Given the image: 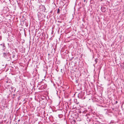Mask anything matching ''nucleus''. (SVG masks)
Here are the masks:
<instances>
[{
	"label": "nucleus",
	"mask_w": 124,
	"mask_h": 124,
	"mask_svg": "<svg viewBox=\"0 0 124 124\" xmlns=\"http://www.w3.org/2000/svg\"><path fill=\"white\" fill-rule=\"evenodd\" d=\"M3 48L4 49L6 48L4 44H3Z\"/></svg>",
	"instance_id": "obj_2"
},
{
	"label": "nucleus",
	"mask_w": 124,
	"mask_h": 124,
	"mask_svg": "<svg viewBox=\"0 0 124 124\" xmlns=\"http://www.w3.org/2000/svg\"><path fill=\"white\" fill-rule=\"evenodd\" d=\"M3 56H4V57H5L6 58L9 55V53H3Z\"/></svg>",
	"instance_id": "obj_1"
},
{
	"label": "nucleus",
	"mask_w": 124,
	"mask_h": 124,
	"mask_svg": "<svg viewBox=\"0 0 124 124\" xmlns=\"http://www.w3.org/2000/svg\"><path fill=\"white\" fill-rule=\"evenodd\" d=\"M0 45H2V44H0Z\"/></svg>",
	"instance_id": "obj_6"
},
{
	"label": "nucleus",
	"mask_w": 124,
	"mask_h": 124,
	"mask_svg": "<svg viewBox=\"0 0 124 124\" xmlns=\"http://www.w3.org/2000/svg\"><path fill=\"white\" fill-rule=\"evenodd\" d=\"M118 103V102L117 101H116V104H117Z\"/></svg>",
	"instance_id": "obj_4"
},
{
	"label": "nucleus",
	"mask_w": 124,
	"mask_h": 124,
	"mask_svg": "<svg viewBox=\"0 0 124 124\" xmlns=\"http://www.w3.org/2000/svg\"><path fill=\"white\" fill-rule=\"evenodd\" d=\"M85 1V0H84V1Z\"/></svg>",
	"instance_id": "obj_7"
},
{
	"label": "nucleus",
	"mask_w": 124,
	"mask_h": 124,
	"mask_svg": "<svg viewBox=\"0 0 124 124\" xmlns=\"http://www.w3.org/2000/svg\"><path fill=\"white\" fill-rule=\"evenodd\" d=\"M60 12V10L59 8H58L57 9V13L59 14V13Z\"/></svg>",
	"instance_id": "obj_3"
},
{
	"label": "nucleus",
	"mask_w": 124,
	"mask_h": 124,
	"mask_svg": "<svg viewBox=\"0 0 124 124\" xmlns=\"http://www.w3.org/2000/svg\"><path fill=\"white\" fill-rule=\"evenodd\" d=\"M76 82L77 83L78 82V81H77V80H76Z\"/></svg>",
	"instance_id": "obj_5"
}]
</instances>
